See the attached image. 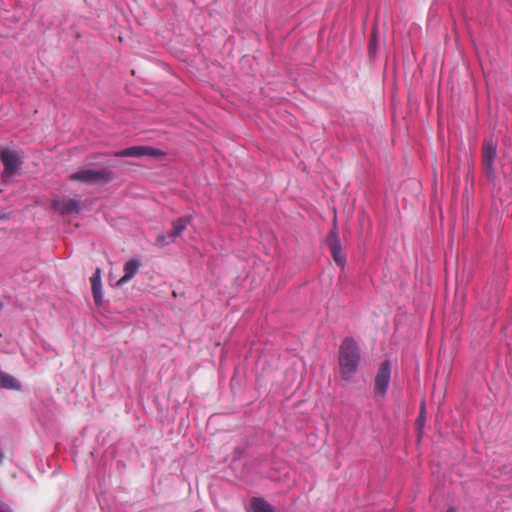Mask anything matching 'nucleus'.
I'll return each instance as SVG.
<instances>
[{
	"instance_id": "1",
	"label": "nucleus",
	"mask_w": 512,
	"mask_h": 512,
	"mask_svg": "<svg viewBox=\"0 0 512 512\" xmlns=\"http://www.w3.org/2000/svg\"><path fill=\"white\" fill-rule=\"evenodd\" d=\"M360 362V351L353 338H345L339 349L340 374L344 380H350L356 373Z\"/></svg>"
},
{
	"instance_id": "2",
	"label": "nucleus",
	"mask_w": 512,
	"mask_h": 512,
	"mask_svg": "<svg viewBox=\"0 0 512 512\" xmlns=\"http://www.w3.org/2000/svg\"><path fill=\"white\" fill-rule=\"evenodd\" d=\"M69 178L71 181L87 184L108 183L113 179V173L107 169H82L72 173Z\"/></svg>"
},
{
	"instance_id": "3",
	"label": "nucleus",
	"mask_w": 512,
	"mask_h": 512,
	"mask_svg": "<svg viewBox=\"0 0 512 512\" xmlns=\"http://www.w3.org/2000/svg\"><path fill=\"white\" fill-rule=\"evenodd\" d=\"M497 156V145L492 139L484 140L482 146V167L486 177L493 181L496 179L494 162Z\"/></svg>"
},
{
	"instance_id": "4",
	"label": "nucleus",
	"mask_w": 512,
	"mask_h": 512,
	"mask_svg": "<svg viewBox=\"0 0 512 512\" xmlns=\"http://www.w3.org/2000/svg\"><path fill=\"white\" fill-rule=\"evenodd\" d=\"M115 157H152V158H159L165 155V152H163L160 149L151 147V146H132L125 148L123 150H119L113 154Z\"/></svg>"
},
{
	"instance_id": "5",
	"label": "nucleus",
	"mask_w": 512,
	"mask_h": 512,
	"mask_svg": "<svg viewBox=\"0 0 512 512\" xmlns=\"http://www.w3.org/2000/svg\"><path fill=\"white\" fill-rule=\"evenodd\" d=\"M0 160L4 165L2 179L6 182L18 170L22 162L17 153L9 149H0Z\"/></svg>"
},
{
	"instance_id": "6",
	"label": "nucleus",
	"mask_w": 512,
	"mask_h": 512,
	"mask_svg": "<svg viewBox=\"0 0 512 512\" xmlns=\"http://www.w3.org/2000/svg\"><path fill=\"white\" fill-rule=\"evenodd\" d=\"M327 245L336 264L343 268L346 263V254L343 252L341 247L336 220H334V227L327 237Z\"/></svg>"
},
{
	"instance_id": "7",
	"label": "nucleus",
	"mask_w": 512,
	"mask_h": 512,
	"mask_svg": "<svg viewBox=\"0 0 512 512\" xmlns=\"http://www.w3.org/2000/svg\"><path fill=\"white\" fill-rule=\"evenodd\" d=\"M391 376V365L389 361H384L375 377V394L383 398L387 392Z\"/></svg>"
},
{
	"instance_id": "8",
	"label": "nucleus",
	"mask_w": 512,
	"mask_h": 512,
	"mask_svg": "<svg viewBox=\"0 0 512 512\" xmlns=\"http://www.w3.org/2000/svg\"><path fill=\"white\" fill-rule=\"evenodd\" d=\"M53 209L60 215L76 214L80 210V202L71 198H61L54 200L52 203Z\"/></svg>"
},
{
	"instance_id": "9",
	"label": "nucleus",
	"mask_w": 512,
	"mask_h": 512,
	"mask_svg": "<svg viewBox=\"0 0 512 512\" xmlns=\"http://www.w3.org/2000/svg\"><path fill=\"white\" fill-rule=\"evenodd\" d=\"M141 263L137 259H130L124 265V275L118 280L117 285H123L130 281L138 272Z\"/></svg>"
},
{
	"instance_id": "10",
	"label": "nucleus",
	"mask_w": 512,
	"mask_h": 512,
	"mask_svg": "<svg viewBox=\"0 0 512 512\" xmlns=\"http://www.w3.org/2000/svg\"><path fill=\"white\" fill-rule=\"evenodd\" d=\"M191 220V215L179 217L176 220H174L172 222V231L168 234V238H171L172 241H175L176 238L183 233L187 225L190 224Z\"/></svg>"
},
{
	"instance_id": "11",
	"label": "nucleus",
	"mask_w": 512,
	"mask_h": 512,
	"mask_svg": "<svg viewBox=\"0 0 512 512\" xmlns=\"http://www.w3.org/2000/svg\"><path fill=\"white\" fill-rule=\"evenodd\" d=\"M92 292L95 303L100 305L102 302V291H101V269L97 268L95 273L90 278Z\"/></svg>"
},
{
	"instance_id": "12",
	"label": "nucleus",
	"mask_w": 512,
	"mask_h": 512,
	"mask_svg": "<svg viewBox=\"0 0 512 512\" xmlns=\"http://www.w3.org/2000/svg\"><path fill=\"white\" fill-rule=\"evenodd\" d=\"M252 512H275L273 506L263 498H252L251 500Z\"/></svg>"
},
{
	"instance_id": "13",
	"label": "nucleus",
	"mask_w": 512,
	"mask_h": 512,
	"mask_svg": "<svg viewBox=\"0 0 512 512\" xmlns=\"http://www.w3.org/2000/svg\"><path fill=\"white\" fill-rule=\"evenodd\" d=\"M0 387L5 389H19V382L11 375L1 372L0 373Z\"/></svg>"
},
{
	"instance_id": "14",
	"label": "nucleus",
	"mask_w": 512,
	"mask_h": 512,
	"mask_svg": "<svg viewBox=\"0 0 512 512\" xmlns=\"http://www.w3.org/2000/svg\"><path fill=\"white\" fill-rule=\"evenodd\" d=\"M175 241H172L171 238H168V235L165 236L163 234L157 236V243L160 246H165L171 243H174Z\"/></svg>"
},
{
	"instance_id": "15",
	"label": "nucleus",
	"mask_w": 512,
	"mask_h": 512,
	"mask_svg": "<svg viewBox=\"0 0 512 512\" xmlns=\"http://www.w3.org/2000/svg\"><path fill=\"white\" fill-rule=\"evenodd\" d=\"M424 422H425V416L424 414H421L419 415L418 417V420H417V423L420 425V426H423L424 425Z\"/></svg>"
},
{
	"instance_id": "16",
	"label": "nucleus",
	"mask_w": 512,
	"mask_h": 512,
	"mask_svg": "<svg viewBox=\"0 0 512 512\" xmlns=\"http://www.w3.org/2000/svg\"><path fill=\"white\" fill-rule=\"evenodd\" d=\"M420 413L425 414V403L424 401L421 403Z\"/></svg>"
},
{
	"instance_id": "17",
	"label": "nucleus",
	"mask_w": 512,
	"mask_h": 512,
	"mask_svg": "<svg viewBox=\"0 0 512 512\" xmlns=\"http://www.w3.org/2000/svg\"><path fill=\"white\" fill-rule=\"evenodd\" d=\"M446 512H457L455 508H449Z\"/></svg>"
},
{
	"instance_id": "18",
	"label": "nucleus",
	"mask_w": 512,
	"mask_h": 512,
	"mask_svg": "<svg viewBox=\"0 0 512 512\" xmlns=\"http://www.w3.org/2000/svg\"><path fill=\"white\" fill-rule=\"evenodd\" d=\"M6 219L5 215L0 214V220Z\"/></svg>"
}]
</instances>
